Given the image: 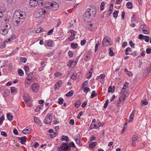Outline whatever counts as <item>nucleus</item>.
<instances>
[{"label":"nucleus","mask_w":151,"mask_h":151,"mask_svg":"<svg viewBox=\"0 0 151 151\" xmlns=\"http://www.w3.org/2000/svg\"><path fill=\"white\" fill-rule=\"evenodd\" d=\"M52 115L51 114H47L45 119H44V122L46 124H49L51 122L52 119Z\"/></svg>","instance_id":"nucleus-5"},{"label":"nucleus","mask_w":151,"mask_h":151,"mask_svg":"<svg viewBox=\"0 0 151 151\" xmlns=\"http://www.w3.org/2000/svg\"><path fill=\"white\" fill-rule=\"evenodd\" d=\"M61 139L62 141L65 140L66 142H68L69 137L68 136L63 135L61 137Z\"/></svg>","instance_id":"nucleus-18"},{"label":"nucleus","mask_w":151,"mask_h":151,"mask_svg":"<svg viewBox=\"0 0 151 151\" xmlns=\"http://www.w3.org/2000/svg\"><path fill=\"white\" fill-rule=\"evenodd\" d=\"M75 37H74L72 36V35H71L68 38V40L71 41L73 40L74 39Z\"/></svg>","instance_id":"nucleus-63"},{"label":"nucleus","mask_w":151,"mask_h":151,"mask_svg":"<svg viewBox=\"0 0 151 151\" xmlns=\"http://www.w3.org/2000/svg\"><path fill=\"white\" fill-rule=\"evenodd\" d=\"M129 44L130 45V47L132 48H134V44L132 42V41H130L129 42Z\"/></svg>","instance_id":"nucleus-51"},{"label":"nucleus","mask_w":151,"mask_h":151,"mask_svg":"<svg viewBox=\"0 0 151 151\" xmlns=\"http://www.w3.org/2000/svg\"><path fill=\"white\" fill-rule=\"evenodd\" d=\"M151 68V67L150 65H149V66L147 67L144 70L145 74H149L150 72Z\"/></svg>","instance_id":"nucleus-16"},{"label":"nucleus","mask_w":151,"mask_h":151,"mask_svg":"<svg viewBox=\"0 0 151 151\" xmlns=\"http://www.w3.org/2000/svg\"><path fill=\"white\" fill-rule=\"evenodd\" d=\"M96 124V127H95V128H99V127H100L101 126L102 127L103 126L104 124H101V122H98Z\"/></svg>","instance_id":"nucleus-49"},{"label":"nucleus","mask_w":151,"mask_h":151,"mask_svg":"<svg viewBox=\"0 0 151 151\" xmlns=\"http://www.w3.org/2000/svg\"><path fill=\"white\" fill-rule=\"evenodd\" d=\"M108 37H105L102 41V44L103 46H106L108 45L109 43V41L107 39Z\"/></svg>","instance_id":"nucleus-9"},{"label":"nucleus","mask_w":151,"mask_h":151,"mask_svg":"<svg viewBox=\"0 0 151 151\" xmlns=\"http://www.w3.org/2000/svg\"><path fill=\"white\" fill-rule=\"evenodd\" d=\"M9 91L7 90H5L4 91L3 93V96L4 98L8 96V93Z\"/></svg>","instance_id":"nucleus-27"},{"label":"nucleus","mask_w":151,"mask_h":151,"mask_svg":"<svg viewBox=\"0 0 151 151\" xmlns=\"http://www.w3.org/2000/svg\"><path fill=\"white\" fill-rule=\"evenodd\" d=\"M119 11L115 10L113 14V17L115 18L116 19L118 17Z\"/></svg>","instance_id":"nucleus-25"},{"label":"nucleus","mask_w":151,"mask_h":151,"mask_svg":"<svg viewBox=\"0 0 151 151\" xmlns=\"http://www.w3.org/2000/svg\"><path fill=\"white\" fill-rule=\"evenodd\" d=\"M42 14L41 12L38 11V12H37L34 14V16L36 18H38L40 17H42Z\"/></svg>","instance_id":"nucleus-15"},{"label":"nucleus","mask_w":151,"mask_h":151,"mask_svg":"<svg viewBox=\"0 0 151 151\" xmlns=\"http://www.w3.org/2000/svg\"><path fill=\"white\" fill-rule=\"evenodd\" d=\"M34 121L36 123H37L40 125V126H41L42 122L40 119H38L36 116H34Z\"/></svg>","instance_id":"nucleus-14"},{"label":"nucleus","mask_w":151,"mask_h":151,"mask_svg":"<svg viewBox=\"0 0 151 151\" xmlns=\"http://www.w3.org/2000/svg\"><path fill=\"white\" fill-rule=\"evenodd\" d=\"M53 134H52L50 136L51 138H53L54 137L56 136L58 134L57 133V132H54L52 133Z\"/></svg>","instance_id":"nucleus-62"},{"label":"nucleus","mask_w":151,"mask_h":151,"mask_svg":"<svg viewBox=\"0 0 151 151\" xmlns=\"http://www.w3.org/2000/svg\"><path fill=\"white\" fill-rule=\"evenodd\" d=\"M42 107V105H40L37 106L35 110V112H37L40 110Z\"/></svg>","instance_id":"nucleus-54"},{"label":"nucleus","mask_w":151,"mask_h":151,"mask_svg":"<svg viewBox=\"0 0 151 151\" xmlns=\"http://www.w3.org/2000/svg\"><path fill=\"white\" fill-rule=\"evenodd\" d=\"M32 78L30 77H27L25 80V82L28 84L30 81H32Z\"/></svg>","instance_id":"nucleus-34"},{"label":"nucleus","mask_w":151,"mask_h":151,"mask_svg":"<svg viewBox=\"0 0 151 151\" xmlns=\"http://www.w3.org/2000/svg\"><path fill=\"white\" fill-rule=\"evenodd\" d=\"M18 73L19 75L21 76L24 75V73L22 70L21 69H19L18 70Z\"/></svg>","instance_id":"nucleus-29"},{"label":"nucleus","mask_w":151,"mask_h":151,"mask_svg":"<svg viewBox=\"0 0 151 151\" xmlns=\"http://www.w3.org/2000/svg\"><path fill=\"white\" fill-rule=\"evenodd\" d=\"M150 37L147 36H145L144 39L146 42H148L149 41Z\"/></svg>","instance_id":"nucleus-48"},{"label":"nucleus","mask_w":151,"mask_h":151,"mask_svg":"<svg viewBox=\"0 0 151 151\" xmlns=\"http://www.w3.org/2000/svg\"><path fill=\"white\" fill-rule=\"evenodd\" d=\"M18 13L19 14L20 17H17V15L15 14H14L13 17V22L16 26H17L18 25L21 24L24 20V12L21 11Z\"/></svg>","instance_id":"nucleus-1"},{"label":"nucleus","mask_w":151,"mask_h":151,"mask_svg":"<svg viewBox=\"0 0 151 151\" xmlns=\"http://www.w3.org/2000/svg\"><path fill=\"white\" fill-rule=\"evenodd\" d=\"M126 84H127L128 86L129 84V83L127 82H126L124 84L122 89L121 91H122L123 90H124L123 92H124V91L126 89L127 87V86H126Z\"/></svg>","instance_id":"nucleus-37"},{"label":"nucleus","mask_w":151,"mask_h":151,"mask_svg":"<svg viewBox=\"0 0 151 151\" xmlns=\"http://www.w3.org/2000/svg\"><path fill=\"white\" fill-rule=\"evenodd\" d=\"M108 92L109 93H113L114 92V89H112V86H110L108 88Z\"/></svg>","instance_id":"nucleus-35"},{"label":"nucleus","mask_w":151,"mask_h":151,"mask_svg":"<svg viewBox=\"0 0 151 151\" xmlns=\"http://www.w3.org/2000/svg\"><path fill=\"white\" fill-rule=\"evenodd\" d=\"M141 104L142 106L147 105L148 104V102L146 99L142 100L141 102Z\"/></svg>","instance_id":"nucleus-24"},{"label":"nucleus","mask_w":151,"mask_h":151,"mask_svg":"<svg viewBox=\"0 0 151 151\" xmlns=\"http://www.w3.org/2000/svg\"><path fill=\"white\" fill-rule=\"evenodd\" d=\"M24 70L25 71V73L26 74H27L29 72V68L28 66H24Z\"/></svg>","instance_id":"nucleus-38"},{"label":"nucleus","mask_w":151,"mask_h":151,"mask_svg":"<svg viewBox=\"0 0 151 151\" xmlns=\"http://www.w3.org/2000/svg\"><path fill=\"white\" fill-rule=\"evenodd\" d=\"M109 101L108 99L106 100L104 105V108H106L107 107L109 103Z\"/></svg>","instance_id":"nucleus-64"},{"label":"nucleus","mask_w":151,"mask_h":151,"mask_svg":"<svg viewBox=\"0 0 151 151\" xmlns=\"http://www.w3.org/2000/svg\"><path fill=\"white\" fill-rule=\"evenodd\" d=\"M74 93L73 91H71L69 92L65 96L67 97H71L73 94Z\"/></svg>","instance_id":"nucleus-28"},{"label":"nucleus","mask_w":151,"mask_h":151,"mask_svg":"<svg viewBox=\"0 0 151 151\" xmlns=\"http://www.w3.org/2000/svg\"><path fill=\"white\" fill-rule=\"evenodd\" d=\"M53 43V42L52 41H51L49 42H48L47 43V45L49 47H51L52 46V45Z\"/></svg>","instance_id":"nucleus-50"},{"label":"nucleus","mask_w":151,"mask_h":151,"mask_svg":"<svg viewBox=\"0 0 151 151\" xmlns=\"http://www.w3.org/2000/svg\"><path fill=\"white\" fill-rule=\"evenodd\" d=\"M24 100L26 103L28 102L29 100L30 99L29 97L24 96Z\"/></svg>","instance_id":"nucleus-56"},{"label":"nucleus","mask_w":151,"mask_h":151,"mask_svg":"<svg viewBox=\"0 0 151 151\" xmlns=\"http://www.w3.org/2000/svg\"><path fill=\"white\" fill-rule=\"evenodd\" d=\"M81 104V101L80 100H78L75 103V107L77 108H78L80 105Z\"/></svg>","instance_id":"nucleus-30"},{"label":"nucleus","mask_w":151,"mask_h":151,"mask_svg":"<svg viewBox=\"0 0 151 151\" xmlns=\"http://www.w3.org/2000/svg\"><path fill=\"white\" fill-rule=\"evenodd\" d=\"M140 27L142 29V31L145 34H147L150 32L149 28L145 24L141 25Z\"/></svg>","instance_id":"nucleus-6"},{"label":"nucleus","mask_w":151,"mask_h":151,"mask_svg":"<svg viewBox=\"0 0 151 151\" xmlns=\"http://www.w3.org/2000/svg\"><path fill=\"white\" fill-rule=\"evenodd\" d=\"M104 2H102L100 6V10H103L104 9Z\"/></svg>","instance_id":"nucleus-46"},{"label":"nucleus","mask_w":151,"mask_h":151,"mask_svg":"<svg viewBox=\"0 0 151 151\" xmlns=\"http://www.w3.org/2000/svg\"><path fill=\"white\" fill-rule=\"evenodd\" d=\"M70 33H71V35H72V36H74L76 35V32L73 30H70Z\"/></svg>","instance_id":"nucleus-58"},{"label":"nucleus","mask_w":151,"mask_h":151,"mask_svg":"<svg viewBox=\"0 0 151 151\" xmlns=\"http://www.w3.org/2000/svg\"><path fill=\"white\" fill-rule=\"evenodd\" d=\"M88 81H84V82L82 84V88H83V87L86 86H87L88 84Z\"/></svg>","instance_id":"nucleus-52"},{"label":"nucleus","mask_w":151,"mask_h":151,"mask_svg":"<svg viewBox=\"0 0 151 151\" xmlns=\"http://www.w3.org/2000/svg\"><path fill=\"white\" fill-rule=\"evenodd\" d=\"M6 117L7 119L10 121H12L13 120V117L10 113H8L6 115Z\"/></svg>","instance_id":"nucleus-20"},{"label":"nucleus","mask_w":151,"mask_h":151,"mask_svg":"<svg viewBox=\"0 0 151 151\" xmlns=\"http://www.w3.org/2000/svg\"><path fill=\"white\" fill-rule=\"evenodd\" d=\"M18 139L19 140H20V143L23 145H24L26 142V137L24 136L22 137H18Z\"/></svg>","instance_id":"nucleus-10"},{"label":"nucleus","mask_w":151,"mask_h":151,"mask_svg":"<svg viewBox=\"0 0 151 151\" xmlns=\"http://www.w3.org/2000/svg\"><path fill=\"white\" fill-rule=\"evenodd\" d=\"M44 31V29H42L41 28L39 27L37 28L35 31V32L37 33H40L41 32H43Z\"/></svg>","instance_id":"nucleus-39"},{"label":"nucleus","mask_w":151,"mask_h":151,"mask_svg":"<svg viewBox=\"0 0 151 151\" xmlns=\"http://www.w3.org/2000/svg\"><path fill=\"white\" fill-rule=\"evenodd\" d=\"M69 145H70V147H76V146L73 142H71L69 143Z\"/></svg>","instance_id":"nucleus-53"},{"label":"nucleus","mask_w":151,"mask_h":151,"mask_svg":"<svg viewBox=\"0 0 151 151\" xmlns=\"http://www.w3.org/2000/svg\"><path fill=\"white\" fill-rule=\"evenodd\" d=\"M38 84L36 83H34L32 85V91L34 93H36L38 90L39 88Z\"/></svg>","instance_id":"nucleus-8"},{"label":"nucleus","mask_w":151,"mask_h":151,"mask_svg":"<svg viewBox=\"0 0 151 151\" xmlns=\"http://www.w3.org/2000/svg\"><path fill=\"white\" fill-rule=\"evenodd\" d=\"M127 127V123L126 122L125 123V124H124L123 130L121 132L122 134H123V133H124L125 130L126 128Z\"/></svg>","instance_id":"nucleus-55"},{"label":"nucleus","mask_w":151,"mask_h":151,"mask_svg":"<svg viewBox=\"0 0 151 151\" xmlns=\"http://www.w3.org/2000/svg\"><path fill=\"white\" fill-rule=\"evenodd\" d=\"M68 55L70 57H72L73 54V51H69L68 52Z\"/></svg>","instance_id":"nucleus-57"},{"label":"nucleus","mask_w":151,"mask_h":151,"mask_svg":"<svg viewBox=\"0 0 151 151\" xmlns=\"http://www.w3.org/2000/svg\"><path fill=\"white\" fill-rule=\"evenodd\" d=\"M8 30L7 29L4 27L0 29V33L3 35H5L8 33Z\"/></svg>","instance_id":"nucleus-11"},{"label":"nucleus","mask_w":151,"mask_h":151,"mask_svg":"<svg viewBox=\"0 0 151 151\" xmlns=\"http://www.w3.org/2000/svg\"><path fill=\"white\" fill-rule=\"evenodd\" d=\"M96 14V12L93 8H88L86 9V11L83 14V16L84 17L91 19L95 17Z\"/></svg>","instance_id":"nucleus-2"},{"label":"nucleus","mask_w":151,"mask_h":151,"mask_svg":"<svg viewBox=\"0 0 151 151\" xmlns=\"http://www.w3.org/2000/svg\"><path fill=\"white\" fill-rule=\"evenodd\" d=\"M126 5L127 7L129 9H131L132 7V3L129 1L127 2Z\"/></svg>","instance_id":"nucleus-22"},{"label":"nucleus","mask_w":151,"mask_h":151,"mask_svg":"<svg viewBox=\"0 0 151 151\" xmlns=\"http://www.w3.org/2000/svg\"><path fill=\"white\" fill-rule=\"evenodd\" d=\"M90 91V89L88 87H85L83 88V91L84 92L86 93H88Z\"/></svg>","instance_id":"nucleus-45"},{"label":"nucleus","mask_w":151,"mask_h":151,"mask_svg":"<svg viewBox=\"0 0 151 151\" xmlns=\"http://www.w3.org/2000/svg\"><path fill=\"white\" fill-rule=\"evenodd\" d=\"M5 116L3 115L0 117V124H1L4 120Z\"/></svg>","instance_id":"nucleus-43"},{"label":"nucleus","mask_w":151,"mask_h":151,"mask_svg":"<svg viewBox=\"0 0 151 151\" xmlns=\"http://www.w3.org/2000/svg\"><path fill=\"white\" fill-rule=\"evenodd\" d=\"M49 6L48 7L53 11H55L58 9L59 7L58 4L55 1L48 3Z\"/></svg>","instance_id":"nucleus-3"},{"label":"nucleus","mask_w":151,"mask_h":151,"mask_svg":"<svg viewBox=\"0 0 151 151\" xmlns=\"http://www.w3.org/2000/svg\"><path fill=\"white\" fill-rule=\"evenodd\" d=\"M92 76V73L91 72L89 71L88 73L87 74V77L88 79H90Z\"/></svg>","instance_id":"nucleus-44"},{"label":"nucleus","mask_w":151,"mask_h":151,"mask_svg":"<svg viewBox=\"0 0 151 151\" xmlns=\"http://www.w3.org/2000/svg\"><path fill=\"white\" fill-rule=\"evenodd\" d=\"M97 144V142H91L89 144V147L91 148H93Z\"/></svg>","instance_id":"nucleus-17"},{"label":"nucleus","mask_w":151,"mask_h":151,"mask_svg":"<svg viewBox=\"0 0 151 151\" xmlns=\"http://www.w3.org/2000/svg\"><path fill=\"white\" fill-rule=\"evenodd\" d=\"M63 99L61 97H60L58 99V103L60 104H63Z\"/></svg>","instance_id":"nucleus-40"},{"label":"nucleus","mask_w":151,"mask_h":151,"mask_svg":"<svg viewBox=\"0 0 151 151\" xmlns=\"http://www.w3.org/2000/svg\"><path fill=\"white\" fill-rule=\"evenodd\" d=\"M67 145L68 144L66 143L63 142L61 144L60 147H59L58 148H60V149H61L62 148V147H64L66 145Z\"/></svg>","instance_id":"nucleus-59"},{"label":"nucleus","mask_w":151,"mask_h":151,"mask_svg":"<svg viewBox=\"0 0 151 151\" xmlns=\"http://www.w3.org/2000/svg\"><path fill=\"white\" fill-rule=\"evenodd\" d=\"M77 75V74L76 73H73L71 76V78L73 80H75L76 78Z\"/></svg>","instance_id":"nucleus-41"},{"label":"nucleus","mask_w":151,"mask_h":151,"mask_svg":"<svg viewBox=\"0 0 151 151\" xmlns=\"http://www.w3.org/2000/svg\"><path fill=\"white\" fill-rule=\"evenodd\" d=\"M138 138V137L136 135H134L132 138V141L133 142H135L137 141Z\"/></svg>","instance_id":"nucleus-32"},{"label":"nucleus","mask_w":151,"mask_h":151,"mask_svg":"<svg viewBox=\"0 0 151 151\" xmlns=\"http://www.w3.org/2000/svg\"><path fill=\"white\" fill-rule=\"evenodd\" d=\"M31 131V129H25L23 130L22 132L24 134L26 133L30 134Z\"/></svg>","instance_id":"nucleus-21"},{"label":"nucleus","mask_w":151,"mask_h":151,"mask_svg":"<svg viewBox=\"0 0 151 151\" xmlns=\"http://www.w3.org/2000/svg\"><path fill=\"white\" fill-rule=\"evenodd\" d=\"M41 67L39 68V70L40 71H42L43 70V68L45 67V63L44 62H42L41 63Z\"/></svg>","instance_id":"nucleus-26"},{"label":"nucleus","mask_w":151,"mask_h":151,"mask_svg":"<svg viewBox=\"0 0 151 151\" xmlns=\"http://www.w3.org/2000/svg\"><path fill=\"white\" fill-rule=\"evenodd\" d=\"M62 83V81L61 80L59 81L56 84L55 86V89L57 90L61 86Z\"/></svg>","instance_id":"nucleus-12"},{"label":"nucleus","mask_w":151,"mask_h":151,"mask_svg":"<svg viewBox=\"0 0 151 151\" xmlns=\"http://www.w3.org/2000/svg\"><path fill=\"white\" fill-rule=\"evenodd\" d=\"M1 135L3 136L6 137L7 136V134L4 131L1 132Z\"/></svg>","instance_id":"nucleus-61"},{"label":"nucleus","mask_w":151,"mask_h":151,"mask_svg":"<svg viewBox=\"0 0 151 151\" xmlns=\"http://www.w3.org/2000/svg\"><path fill=\"white\" fill-rule=\"evenodd\" d=\"M78 44L77 43H72L70 44V46L73 49H76L78 47Z\"/></svg>","instance_id":"nucleus-23"},{"label":"nucleus","mask_w":151,"mask_h":151,"mask_svg":"<svg viewBox=\"0 0 151 151\" xmlns=\"http://www.w3.org/2000/svg\"><path fill=\"white\" fill-rule=\"evenodd\" d=\"M78 62V59H77L74 63V60H70L69 63L68 64V66L72 68H73L76 65Z\"/></svg>","instance_id":"nucleus-7"},{"label":"nucleus","mask_w":151,"mask_h":151,"mask_svg":"<svg viewBox=\"0 0 151 151\" xmlns=\"http://www.w3.org/2000/svg\"><path fill=\"white\" fill-rule=\"evenodd\" d=\"M126 93L125 92H123L121 94V95L119 99V102H118L117 103V104L118 106H121V104H122V103L121 104V102H123L124 101L125 99L127 97L125 94Z\"/></svg>","instance_id":"nucleus-4"},{"label":"nucleus","mask_w":151,"mask_h":151,"mask_svg":"<svg viewBox=\"0 0 151 151\" xmlns=\"http://www.w3.org/2000/svg\"><path fill=\"white\" fill-rule=\"evenodd\" d=\"M95 93V91H92L91 95L90 96V98L91 99H93L94 97L97 96V94L96 93Z\"/></svg>","instance_id":"nucleus-31"},{"label":"nucleus","mask_w":151,"mask_h":151,"mask_svg":"<svg viewBox=\"0 0 151 151\" xmlns=\"http://www.w3.org/2000/svg\"><path fill=\"white\" fill-rule=\"evenodd\" d=\"M37 4L38 5L41 6L43 5V2L42 0H37Z\"/></svg>","instance_id":"nucleus-42"},{"label":"nucleus","mask_w":151,"mask_h":151,"mask_svg":"<svg viewBox=\"0 0 151 151\" xmlns=\"http://www.w3.org/2000/svg\"><path fill=\"white\" fill-rule=\"evenodd\" d=\"M109 54L110 56H112L115 55L111 47L109 49Z\"/></svg>","instance_id":"nucleus-36"},{"label":"nucleus","mask_w":151,"mask_h":151,"mask_svg":"<svg viewBox=\"0 0 151 151\" xmlns=\"http://www.w3.org/2000/svg\"><path fill=\"white\" fill-rule=\"evenodd\" d=\"M61 149L62 150H63L64 151H69L71 150V148L68 144L63 147H62V148H61Z\"/></svg>","instance_id":"nucleus-13"},{"label":"nucleus","mask_w":151,"mask_h":151,"mask_svg":"<svg viewBox=\"0 0 151 151\" xmlns=\"http://www.w3.org/2000/svg\"><path fill=\"white\" fill-rule=\"evenodd\" d=\"M144 37L145 36L143 35L142 34H140L139 35V36L138 37V38L140 40L144 39Z\"/></svg>","instance_id":"nucleus-60"},{"label":"nucleus","mask_w":151,"mask_h":151,"mask_svg":"<svg viewBox=\"0 0 151 151\" xmlns=\"http://www.w3.org/2000/svg\"><path fill=\"white\" fill-rule=\"evenodd\" d=\"M11 92L12 93H16L17 92V89L14 87H11Z\"/></svg>","instance_id":"nucleus-33"},{"label":"nucleus","mask_w":151,"mask_h":151,"mask_svg":"<svg viewBox=\"0 0 151 151\" xmlns=\"http://www.w3.org/2000/svg\"><path fill=\"white\" fill-rule=\"evenodd\" d=\"M20 60L22 62H23L24 63H26L27 61V59H26L24 57H21L20 58Z\"/></svg>","instance_id":"nucleus-47"},{"label":"nucleus","mask_w":151,"mask_h":151,"mask_svg":"<svg viewBox=\"0 0 151 151\" xmlns=\"http://www.w3.org/2000/svg\"><path fill=\"white\" fill-rule=\"evenodd\" d=\"M37 2L32 1L30 0L29 4L31 7H35L37 6Z\"/></svg>","instance_id":"nucleus-19"}]
</instances>
